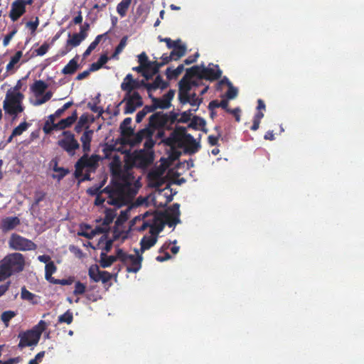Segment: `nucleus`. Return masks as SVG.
Returning a JSON list of instances; mask_svg holds the SVG:
<instances>
[{"instance_id":"1","label":"nucleus","mask_w":364,"mask_h":364,"mask_svg":"<svg viewBox=\"0 0 364 364\" xmlns=\"http://www.w3.org/2000/svg\"><path fill=\"white\" fill-rule=\"evenodd\" d=\"M164 142L170 146H178L183 148L189 154L198 152L200 147V144L196 142L191 134L186 132V129L183 127H177Z\"/></svg>"},{"instance_id":"2","label":"nucleus","mask_w":364,"mask_h":364,"mask_svg":"<svg viewBox=\"0 0 364 364\" xmlns=\"http://www.w3.org/2000/svg\"><path fill=\"white\" fill-rule=\"evenodd\" d=\"M25 267V258L19 252L9 253L0 260V282L14 274L22 272Z\"/></svg>"},{"instance_id":"3","label":"nucleus","mask_w":364,"mask_h":364,"mask_svg":"<svg viewBox=\"0 0 364 364\" xmlns=\"http://www.w3.org/2000/svg\"><path fill=\"white\" fill-rule=\"evenodd\" d=\"M48 327V323L41 320L31 329L19 334L20 341L18 347L23 348L27 346H36L39 342L42 333Z\"/></svg>"},{"instance_id":"4","label":"nucleus","mask_w":364,"mask_h":364,"mask_svg":"<svg viewBox=\"0 0 364 364\" xmlns=\"http://www.w3.org/2000/svg\"><path fill=\"white\" fill-rule=\"evenodd\" d=\"M23 97V95L20 92L8 91L3 105L5 112L14 116L22 112L24 109L21 105Z\"/></svg>"},{"instance_id":"5","label":"nucleus","mask_w":364,"mask_h":364,"mask_svg":"<svg viewBox=\"0 0 364 364\" xmlns=\"http://www.w3.org/2000/svg\"><path fill=\"white\" fill-rule=\"evenodd\" d=\"M136 255H129L118 249L119 259L127 266V272L136 273L141 268V262L143 257L139 255L138 250H136Z\"/></svg>"},{"instance_id":"6","label":"nucleus","mask_w":364,"mask_h":364,"mask_svg":"<svg viewBox=\"0 0 364 364\" xmlns=\"http://www.w3.org/2000/svg\"><path fill=\"white\" fill-rule=\"evenodd\" d=\"M62 139L57 142L58 145L66 151L70 156H73L75 151L80 148V144L75 137V134L70 131H63Z\"/></svg>"},{"instance_id":"7","label":"nucleus","mask_w":364,"mask_h":364,"mask_svg":"<svg viewBox=\"0 0 364 364\" xmlns=\"http://www.w3.org/2000/svg\"><path fill=\"white\" fill-rule=\"evenodd\" d=\"M9 246L11 249L18 251L35 250L37 247L33 242L16 233L11 235Z\"/></svg>"},{"instance_id":"8","label":"nucleus","mask_w":364,"mask_h":364,"mask_svg":"<svg viewBox=\"0 0 364 364\" xmlns=\"http://www.w3.org/2000/svg\"><path fill=\"white\" fill-rule=\"evenodd\" d=\"M125 102V107L124 109V114H132L138 107L143 105V100L138 92H134L133 93L126 92L124 99L120 104Z\"/></svg>"},{"instance_id":"9","label":"nucleus","mask_w":364,"mask_h":364,"mask_svg":"<svg viewBox=\"0 0 364 364\" xmlns=\"http://www.w3.org/2000/svg\"><path fill=\"white\" fill-rule=\"evenodd\" d=\"M129 167H127V171L122 168V164L118 156L113 158L110 164V170L112 175L122 179L125 183H128L131 174L128 172Z\"/></svg>"},{"instance_id":"10","label":"nucleus","mask_w":364,"mask_h":364,"mask_svg":"<svg viewBox=\"0 0 364 364\" xmlns=\"http://www.w3.org/2000/svg\"><path fill=\"white\" fill-rule=\"evenodd\" d=\"M86 36L87 33L82 28H81V31L78 33H74L72 35L69 33L65 50L60 51V55L64 56L71 50L73 47L78 46Z\"/></svg>"},{"instance_id":"11","label":"nucleus","mask_w":364,"mask_h":364,"mask_svg":"<svg viewBox=\"0 0 364 364\" xmlns=\"http://www.w3.org/2000/svg\"><path fill=\"white\" fill-rule=\"evenodd\" d=\"M147 82L144 80H137L133 79L132 74H128L121 84V89L128 93H133L134 90L144 87L146 89Z\"/></svg>"},{"instance_id":"12","label":"nucleus","mask_w":364,"mask_h":364,"mask_svg":"<svg viewBox=\"0 0 364 364\" xmlns=\"http://www.w3.org/2000/svg\"><path fill=\"white\" fill-rule=\"evenodd\" d=\"M166 114L162 112H157L149 117V127L153 129H167Z\"/></svg>"},{"instance_id":"13","label":"nucleus","mask_w":364,"mask_h":364,"mask_svg":"<svg viewBox=\"0 0 364 364\" xmlns=\"http://www.w3.org/2000/svg\"><path fill=\"white\" fill-rule=\"evenodd\" d=\"M154 160L153 154L144 150H140L133 155V161L139 168H146L152 164Z\"/></svg>"},{"instance_id":"14","label":"nucleus","mask_w":364,"mask_h":364,"mask_svg":"<svg viewBox=\"0 0 364 364\" xmlns=\"http://www.w3.org/2000/svg\"><path fill=\"white\" fill-rule=\"evenodd\" d=\"M101 157L97 154H92L90 156H88L87 153H85L77 161L85 168H87L89 171H95L99 166V161Z\"/></svg>"},{"instance_id":"15","label":"nucleus","mask_w":364,"mask_h":364,"mask_svg":"<svg viewBox=\"0 0 364 364\" xmlns=\"http://www.w3.org/2000/svg\"><path fill=\"white\" fill-rule=\"evenodd\" d=\"M215 69L206 68L203 64L201 65L200 79H205L210 81L218 80L222 75V70L218 65H215Z\"/></svg>"},{"instance_id":"16","label":"nucleus","mask_w":364,"mask_h":364,"mask_svg":"<svg viewBox=\"0 0 364 364\" xmlns=\"http://www.w3.org/2000/svg\"><path fill=\"white\" fill-rule=\"evenodd\" d=\"M163 213H156L153 218V222L150 223L149 233L152 236H156L163 231L165 223L163 220Z\"/></svg>"},{"instance_id":"17","label":"nucleus","mask_w":364,"mask_h":364,"mask_svg":"<svg viewBox=\"0 0 364 364\" xmlns=\"http://www.w3.org/2000/svg\"><path fill=\"white\" fill-rule=\"evenodd\" d=\"M26 11L23 1L15 0L11 4L9 17L12 21L15 22L26 13Z\"/></svg>"},{"instance_id":"18","label":"nucleus","mask_w":364,"mask_h":364,"mask_svg":"<svg viewBox=\"0 0 364 364\" xmlns=\"http://www.w3.org/2000/svg\"><path fill=\"white\" fill-rule=\"evenodd\" d=\"M104 193H109L107 203L116 207H121L124 204V196L122 192L119 191H109V187L103 189Z\"/></svg>"},{"instance_id":"19","label":"nucleus","mask_w":364,"mask_h":364,"mask_svg":"<svg viewBox=\"0 0 364 364\" xmlns=\"http://www.w3.org/2000/svg\"><path fill=\"white\" fill-rule=\"evenodd\" d=\"M20 223V219L16 216L6 217L1 220L0 229L5 233L15 229Z\"/></svg>"},{"instance_id":"20","label":"nucleus","mask_w":364,"mask_h":364,"mask_svg":"<svg viewBox=\"0 0 364 364\" xmlns=\"http://www.w3.org/2000/svg\"><path fill=\"white\" fill-rule=\"evenodd\" d=\"M154 134V130L150 129L149 126L145 127L141 130H139L136 134L134 133L133 136H131L132 139L130 141V144L132 145H136L139 144L144 139H147L148 137H152Z\"/></svg>"},{"instance_id":"21","label":"nucleus","mask_w":364,"mask_h":364,"mask_svg":"<svg viewBox=\"0 0 364 364\" xmlns=\"http://www.w3.org/2000/svg\"><path fill=\"white\" fill-rule=\"evenodd\" d=\"M94 132L92 129H88L87 127L86 130L83 132L80 137V141L82 142V148L84 153H88L91 149V141L92 139Z\"/></svg>"},{"instance_id":"22","label":"nucleus","mask_w":364,"mask_h":364,"mask_svg":"<svg viewBox=\"0 0 364 364\" xmlns=\"http://www.w3.org/2000/svg\"><path fill=\"white\" fill-rule=\"evenodd\" d=\"M146 90L148 94H151L152 91H154L159 88L161 90L166 89L168 86V83L163 80L161 75H157L153 82H147Z\"/></svg>"},{"instance_id":"23","label":"nucleus","mask_w":364,"mask_h":364,"mask_svg":"<svg viewBox=\"0 0 364 364\" xmlns=\"http://www.w3.org/2000/svg\"><path fill=\"white\" fill-rule=\"evenodd\" d=\"M77 111L75 110L70 116L63 119L56 123L55 127H57L58 130H64L66 128L71 127V125L77 120Z\"/></svg>"},{"instance_id":"24","label":"nucleus","mask_w":364,"mask_h":364,"mask_svg":"<svg viewBox=\"0 0 364 364\" xmlns=\"http://www.w3.org/2000/svg\"><path fill=\"white\" fill-rule=\"evenodd\" d=\"M117 259H119L118 249L116 251V255H107L105 252H101L100 264L102 268H107L110 267Z\"/></svg>"},{"instance_id":"25","label":"nucleus","mask_w":364,"mask_h":364,"mask_svg":"<svg viewBox=\"0 0 364 364\" xmlns=\"http://www.w3.org/2000/svg\"><path fill=\"white\" fill-rule=\"evenodd\" d=\"M132 118L127 117L120 124L121 134L124 137L129 138L134 135V129L130 127Z\"/></svg>"},{"instance_id":"26","label":"nucleus","mask_w":364,"mask_h":364,"mask_svg":"<svg viewBox=\"0 0 364 364\" xmlns=\"http://www.w3.org/2000/svg\"><path fill=\"white\" fill-rule=\"evenodd\" d=\"M187 48L185 44L177 43L173 48L170 55L173 60H178L186 53Z\"/></svg>"},{"instance_id":"27","label":"nucleus","mask_w":364,"mask_h":364,"mask_svg":"<svg viewBox=\"0 0 364 364\" xmlns=\"http://www.w3.org/2000/svg\"><path fill=\"white\" fill-rule=\"evenodd\" d=\"M156 236H152L151 235V236H144L140 241L141 251L143 252L145 250L150 249L156 243Z\"/></svg>"},{"instance_id":"28","label":"nucleus","mask_w":364,"mask_h":364,"mask_svg":"<svg viewBox=\"0 0 364 364\" xmlns=\"http://www.w3.org/2000/svg\"><path fill=\"white\" fill-rule=\"evenodd\" d=\"M78 56L76 55L75 58L71 59L68 63L63 68L62 73L64 75H73L79 68L77 63Z\"/></svg>"},{"instance_id":"29","label":"nucleus","mask_w":364,"mask_h":364,"mask_svg":"<svg viewBox=\"0 0 364 364\" xmlns=\"http://www.w3.org/2000/svg\"><path fill=\"white\" fill-rule=\"evenodd\" d=\"M48 88V85L43 80H36L31 89L36 97L42 95Z\"/></svg>"},{"instance_id":"30","label":"nucleus","mask_w":364,"mask_h":364,"mask_svg":"<svg viewBox=\"0 0 364 364\" xmlns=\"http://www.w3.org/2000/svg\"><path fill=\"white\" fill-rule=\"evenodd\" d=\"M37 297L38 296L27 290L25 287L21 288V298L23 300L28 301L32 304H37L38 303Z\"/></svg>"},{"instance_id":"31","label":"nucleus","mask_w":364,"mask_h":364,"mask_svg":"<svg viewBox=\"0 0 364 364\" xmlns=\"http://www.w3.org/2000/svg\"><path fill=\"white\" fill-rule=\"evenodd\" d=\"M57 270V267L53 261H50L46 264L45 267V278L46 279L51 283V281L55 279L54 277H52V274H54Z\"/></svg>"},{"instance_id":"32","label":"nucleus","mask_w":364,"mask_h":364,"mask_svg":"<svg viewBox=\"0 0 364 364\" xmlns=\"http://www.w3.org/2000/svg\"><path fill=\"white\" fill-rule=\"evenodd\" d=\"M201 65H194L190 68L186 69V74L183 77L191 79L193 77H197L198 79H200L201 75Z\"/></svg>"},{"instance_id":"33","label":"nucleus","mask_w":364,"mask_h":364,"mask_svg":"<svg viewBox=\"0 0 364 364\" xmlns=\"http://www.w3.org/2000/svg\"><path fill=\"white\" fill-rule=\"evenodd\" d=\"M184 70V65L183 64H181L178 65V67L176 69H171V68H168L166 70V75L168 79H176L178 77L179 75L182 73V72Z\"/></svg>"},{"instance_id":"34","label":"nucleus","mask_w":364,"mask_h":364,"mask_svg":"<svg viewBox=\"0 0 364 364\" xmlns=\"http://www.w3.org/2000/svg\"><path fill=\"white\" fill-rule=\"evenodd\" d=\"M109 60V57L107 55V54H102L100 57V58L97 60V62L93 63L90 65V70H92V72L97 71L100 70L101 68L103 67L105 64L107 63V61Z\"/></svg>"},{"instance_id":"35","label":"nucleus","mask_w":364,"mask_h":364,"mask_svg":"<svg viewBox=\"0 0 364 364\" xmlns=\"http://www.w3.org/2000/svg\"><path fill=\"white\" fill-rule=\"evenodd\" d=\"M205 121L202 117L194 116L191 121V123L188 124L189 128H192L193 129H198L199 128H202L203 130L205 131Z\"/></svg>"},{"instance_id":"36","label":"nucleus","mask_w":364,"mask_h":364,"mask_svg":"<svg viewBox=\"0 0 364 364\" xmlns=\"http://www.w3.org/2000/svg\"><path fill=\"white\" fill-rule=\"evenodd\" d=\"M132 0H122L117 6V11L121 17L125 16Z\"/></svg>"},{"instance_id":"37","label":"nucleus","mask_w":364,"mask_h":364,"mask_svg":"<svg viewBox=\"0 0 364 364\" xmlns=\"http://www.w3.org/2000/svg\"><path fill=\"white\" fill-rule=\"evenodd\" d=\"M149 98H151V102L156 105V109H168L171 107L169 103H168L163 98H157L152 95V94H149Z\"/></svg>"},{"instance_id":"38","label":"nucleus","mask_w":364,"mask_h":364,"mask_svg":"<svg viewBox=\"0 0 364 364\" xmlns=\"http://www.w3.org/2000/svg\"><path fill=\"white\" fill-rule=\"evenodd\" d=\"M102 271H100L99 269V267L97 264L92 265L88 270V275L92 281L95 282H100V277L101 275V272Z\"/></svg>"},{"instance_id":"39","label":"nucleus","mask_w":364,"mask_h":364,"mask_svg":"<svg viewBox=\"0 0 364 364\" xmlns=\"http://www.w3.org/2000/svg\"><path fill=\"white\" fill-rule=\"evenodd\" d=\"M163 213V220L165 223V225L166 224L168 227L175 226L176 224L180 223L179 217H176L164 213Z\"/></svg>"},{"instance_id":"40","label":"nucleus","mask_w":364,"mask_h":364,"mask_svg":"<svg viewBox=\"0 0 364 364\" xmlns=\"http://www.w3.org/2000/svg\"><path fill=\"white\" fill-rule=\"evenodd\" d=\"M73 321V312L68 309L63 314L58 316V321L59 323H65L70 324Z\"/></svg>"},{"instance_id":"41","label":"nucleus","mask_w":364,"mask_h":364,"mask_svg":"<svg viewBox=\"0 0 364 364\" xmlns=\"http://www.w3.org/2000/svg\"><path fill=\"white\" fill-rule=\"evenodd\" d=\"M23 53L21 50L17 51L14 56L11 57L9 63L6 65V70L8 72L12 70L14 65L18 63L22 57Z\"/></svg>"},{"instance_id":"42","label":"nucleus","mask_w":364,"mask_h":364,"mask_svg":"<svg viewBox=\"0 0 364 364\" xmlns=\"http://www.w3.org/2000/svg\"><path fill=\"white\" fill-rule=\"evenodd\" d=\"M161 58L162 60L161 62H157L155 60V72H159L161 67L168 64L171 60H173L170 54L168 55L167 54H163Z\"/></svg>"},{"instance_id":"43","label":"nucleus","mask_w":364,"mask_h":364,"mask_svg":"<svg viewBox=\"0 0 364 364\" xmlns=\"http://www.w3.org/2000/svg\"><path fill=\"white\" fill-rule=\"evenodd\" d=\"M88 122V117L86 114H82L80 117V119L77 124L75 126V131L77 133H80L82 131V129L85 125H86Z\"/></svg>"},{"instance_id":"44","label":"nucleus","mask_w":364,"mask_h":364,"mask_svg":"<svg viewBox=\"0 0 364 364\" xmlns=\"http://www.w3.org/2000/svg\"><path fill=\"white\" fill-rule=\"evenodd\" d=\"M16 312L13 311H6L1 314V318L4 325L8 327L10 320L16 316Z\"/></svg>"},{"instance_id":"45","label":"nucleus","mask_w":364,"mask_h":364,"mask_svg":"<svg viewBox=\"0 0 364 364\" xmlns=\"http://www.w3.org/2000/svg\"><path fill=\"white\" fill-rule=\"evenodd\" d=\"M166 125H167V129H171V125H173L176 122H178V114L174 112H170L168 114H166Z\"/></svg>"},{"instance_id":"46","label":"nucleus","mask_w":364,"mask_h":364,"mask_svg":"<svg viewBox=\"0 0 364 364\" xmlns=\"http://www.w3.org/2000/svg\"><path fill=\"white\" fill-rule=\"evenodd\" d=\"M179 90L190 92L191 90V83H190V79L183 77L178 82Z\"/></svg>"},{"instance_id":"47","label":"nucleus","mask_w":364,"mask_h":364,"mask_svg":"<svg viewBox=\"0 0 364 364\" xmlns=\"http://www.w3.org/2000/svg\"><path fill=\"white\" fill-rule=\"evenodd\" d=\"M28 126L29 124L26 122H21L12 131L13 136H20L21 134H22L23 132H25L28 129Z\"/></svg>"},{"instance_id":"48","label":"nucleus","mask_w":364,"mask_h":364,"mask_svg":"<svg viewBox=\"0 0 364 364\" xmlns=\"http://www.w3.org/2000/svg\"><path fill=\"white\" fill-rule=\"evenodd\" d=\"M138 61L139 64L144 65L146 68H149L152 64H155V61H149L148 57L144 52L138 55Z\"/></svg>"},{"instance_id":"49","label":"nucleus","mask_w":364,"mask_h":364,"mask_svg":"<svg viewBox=\"0 0 364 364\" xmlns=\"http://www.w3.org/2000/svg\"><path fill=\"white\" fill-rule=\"evenodd\" d=\"M53 96V93L51 91L47 92L41 98H37L36 101L33 102L35 106H39L48 102Z\"/></svg>"},{"instance_id":"50","label":"nucleus","mask_w":364,"mask_h":364,"mask_svg":"<svg viewBox=\"0 0 364 364\" xmlns=\"http://www.w3.org/2000/svg\"><path fill=\"white\" fill-rule=\"evenodd\" d=\"M55 172L58 173L57 175H53V178H57L58 181H61L67 174L69 173V170L63 167L60 168H55Z\"/></svg>"},{"instance_id":"51","label":"nucleus","mask_w":364,"mask_h":364,"mask_svg":"<svg viewBox=\"0 0 364 364\" xmlns=\"http://www.w3.org/2000/svg\"><path fill=\"white\" fill-rule=\"evenodd\" d=\"M86 286L80 282H77L75 284L73 294L75 296L82 295L85 292Z\"/></svg>"},{"instance_id":"52","label":"nucleus","mask_w":364,"mask_h":364,"mask_svg":"<svg viewBox=\"0 0 364 364\" xmlns=\"http://www.w3.org/2000/svg\"><path fill=\"white\" fill-rule=\"evenodd\" d=\"M178 100L181 104L185 105L190 102V93L183 90H178Z\"/></svg>"},{"instance_id":"53","label":"nucleus","mask_w":364,"mask_h":364,"mask_svg":"<svg viewBox=\"0 0 364 364\" xmlns=\"http://www.w3.org/2000/svg\"><path fill=\"white\" fill-rule=\"evenodd\" d=\"M202 98H198L196 94L193 92V94L190 95V102H188V104H190L191 106H196V109H195L194 111H196L202 102Z\"/></svg>"},{"instance_id":"54","label":"nucleus","mask_w":364,"mask_h":364,"mask_svg":"<svg viewBox=\"0 0 364 364\" xmlns=\"http://www.w3.org/2000/svg\"><path fill=\"white\" fill-rule=\"evenodd\" d=\"M103 184H100L99 186H93L87 190V194L90 196H97L100 193H102L103 192V190L101 191V188L102 187Z\"/></svg>"},{"instance_id":"55","label":"nucleus","mask_w":364,"mask_h":364,"mask_svg":"<svg viewBox=\"0 0 364 364\" xmlns=\"http://www.w3.org/2000/svg\"><path fill=\"white\" fill-rule=\"evenodd\" d=\"M180 204L178 203H173L171 206H170L168 208V212L166 213V214L172 215L176 217L180 216Z\"/></svg>"},{"instance_id":"56","label":"nucleus","mask_w":364,"mask_h":364,"mask_svg":"<svg viewBox=\"0 0 364 364\" xmlns=\"http://www.w3.org/2000/svg\"><path fill=\"white\" fill-rule=\"evenodd\" d=\"M191 109H189L188 111L183 112L180 118L178 119V122L179 123H186L191 119V117L192 115L191 114Z\"/></svg>"},{"instance_id":"57","label":"nucleus","mask_w":364,"mask_h":364,"mask_svg":"<svg viewBox=\"0 0 364 364\" xmlns=\"http://www.w3.org/2000/svg\"><path fill=\"white\" fill-rule=\"evenodd\" d=\"M39 25V19L38 17H36V20L34 21H28L26 23V27L31 30V34H33L38 26Z\"/></svg>"},{"instance_id":"58","label":"nucleus","mask_w":364,"mask_h":364,"mask_svg":"<svg viewBox=\"0 0 364 364\" xmlns=\"http://www.w3.org/2000/svg\"><path fill=\"white\" fill-rule=\"evenodd\" d=\"M55 126L56 124H52L51 123H49L46 121L43 127V131L45 134H49L53 130H58L57 127Z\"/></svg>"},{"instance_id":"59","label":"nucleus","mask_w":364,"mask_h":364,"mask_svg":"<svg viewBox=\"0 0 364 364\" xmlns=\"http://www.w3.org/2000/svg\"><path fill=\"white\" fill-rule=\"evenodd\" d=\"M75 173L74 176L76 178H78V180L82 177L83 174V169L85 168L81 164L79 163V161H77L75 165Z\"/></svg>"},{"instance_id":"60","label":"nucleus","mask_w":364,"mask_h":364,"mask_svg":"<svg viewBox=\"0 0 364 364\" xmlns=\"http://www.w3.org/2000/svg\"><path fill=\"white\" fill-rule=\"evenodd\" d=\"M87 107L95 113H98L99 114H102L104 112L103 109L101 107L97 106V103L95 102H88Z\"/></svg>"},{"instance_id":"61","label":"nucleus","mask_w":364,"mask_h":364,"mask_svg":"<svg viewBox=\"0 0 364 364\" xmlns=\"http://www.w3.org/2000/svg\"><path fill=\"white\" fill-rule=\"evenodd\" d=\"M73 281L74 279L70 277L68 279H53V281H51V283L54 284L70 285L73 282Z\"/></svg>"},{"instance_id":"62","label":"nucleus","mask_w":364,"mask_h":364,"mask_svg":"<svg viewBox=\"0 0 364 364\" xmlns=\"http://www.w3.org/2000/svg\"><path fill=\"white\" fill-rule=\"evenodd\" d=\"M228 87L229 88L226 92V96L229 100L234 99L237 95V89L234 87L232 85Z\"/></svg>"},{"instance_id":"63","label":"nucleus","mask_w":364,"mask_h":364,"mask_svg":"<svg viewBox=\"0 0 364 364\" xmlns=\"http://www.w3.org/2000/svg\"><path fill=\"white\" fill-rule=\"evenodd\" d=\"M49 48V45L46 43H44L39 48L35 50L36 55L42 56L45 55Z\"/></svg>"},{"instance_id":"64","label":"nucleus","mask_w":364,"mask_h":364,"mask_svg":"<svg viewBox=\"0 0 364 364\" xmlns=\"http://www.w3.org/2000/svg\"><path fill=\"white\" fill-rule=\"evenodd\" d=\"M112 274L111 273L107 271H102L100 277V281H101L103 284H106L112 279Z\"/></svg>"}]
</instances>
